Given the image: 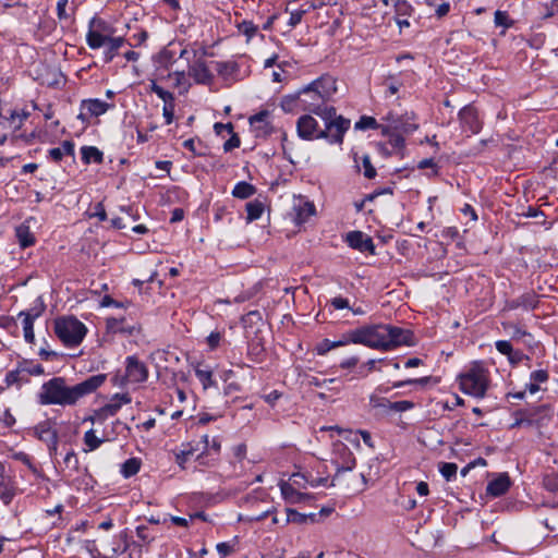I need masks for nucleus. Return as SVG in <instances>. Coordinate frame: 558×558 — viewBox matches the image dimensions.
<instances>
[{"mask_svg":"<svg viewBox=\"0 0 558 558\" xmlns=\"http://www.w3.org/2000/svg\"><path fill=\"white\" fill-rule=\"evenodd\" d=\"M414 333L409 329L385 325V351L400 345H414Z\"/></svg>","mask_w":558,"mask_h":558,"instance_id":"9d476101","label":"nucleus"},{"mask_svg":"<svg viewBox=\"0 0 558 558\" xmlns=\"http://www.w3.org/2000/svg\"><path fill=\"white\" fill-rule=\"evenodd\" d=\"M458 118L463 132L474 135L481 132L483 121L480 119L478 111L473 105H466L460 109Z\"/></svg>","mask_w":558,"mask_h":558,"instance_id":"ddd939ff","label":"nucleus"},{"mask_svg":"<svg viewBox=\"0 0 558 558\" xmlns=\"http://www.w3.org/2000/svg\"><path fill=\"white\" fill-rule=\"evenodd\" d=\"M511 486V480L508 473H499L496 478L488 482L486 494L492 497H500L505 495Z\"/></svg>","mask_w":558,"mask_h":558,"instance_id":"5701e85b","label":"nucleus"},{"mask_svg":"<svg viewBox=\"0 0 558 558\" xmlns=\"http://www.w3.org/2000/svg\"><path fill=\"white\" fill-rule=\"evenodd\" d=\"M239 31L247 36V38H252L257 33V26L253 22L245 20L239 24Z\"/></svg>","mask_w":558,"mask_h":558,"instance_id":"3c124183","label":"nucleus"},{"mask_svg":"<svg viewBox=\"0 0 558 558\" xmlns=\"http://www.w3.org/2000/svg\"><path fill=\"white\" fill-rule=\"evenodd\" d=\"M141 469V461L136 458L128 459L121 466V473L124 477L135 475Z\"/></svg>","mask_w":558,"mask_h":558,"instance_id":"79ce46f5","label":"nucleus"},{"mask_svg":"<svg viewBox=\"0 0 558 558\" xmlns=\"http://www.w3.org/2000/svg\"><path fill=\"white\" fill-rule=\"evenodd\" d=\"M378 123L375 118L363 116L360 118V120L355 123L356 130H368V129H377Z\"/></svg>","mask_w":558,"mask_h":558,"instance_id":"09e8293b","label":"nucleus"},{"mask_svg":"<svg viewBox=\"0 0 558 558\" xmlns=\"http://www.w3.org/2000/svg\"><path fill=\"white\" fill-rule=\"evenodd\" d=\"M299 97H301L299 90L294 94L283 96L280 101L281 109L284 112H293L295 110H301V106L299 105Z\"/></svg>","mask_w":558,"mask_h":558,"instance_id":"e433bc0d","label":"nucleus"},{"mask_svg":"<svg viewBox=\"0 0 558 558\" xmlns=\"http://www.w3.org/2000/svg\"><path fill=\"white\" fill-rule=\"evenodd\" d=\"M458 471V465L452 462H441L439 464V472L445 477L446 481H451L456 477Z\"/></svg>","mask_w":558,"mask_h":558,"instance_id":"c03bdc74","label":"nucleus"},{"mask_svg":"<svg viewBox=\"0 0 558 558\" xmlns=\"http://www.w3.org/2000/svg\"><path fill=\"white\" fill-rule=\"evenodd\" d=\"M124 318L108 317L106 319L107 330L112 333L132 335L135 330L133 326L125 325Z\"/></svg>","mask_w":558,"mask_h":558,"instance_id":"a878e982","label":"nucleus"},{"mask_svg":"<svg viewBox=\"0 0 558 558\" xmlns=\"http://www.w3.org/2000/svg\"><path fill=\"white\" fill-rule=\"evenodd\" d=\"M395 153L402 151L405 146V141L402 134L395 132L390 134L388 143H387Z\"/></svg>","mask_w":558,"mask_h":558,"instance_id":"49530a36","label":"nucleus"},{"mask_svg":"<svg viewBox=\"0 0 558 558\" xmlns=\"http://www.w3.org/2000/svg\"><path fill=\"white\" fill-rule=\"evenodd\" d=\"M110 108H113L112 104L105 102L100 99H85L81 102V111L77 118L83 122H87L92 117H99L106 113Z\"/></svg>","mask_w":558,"mask_h":558,"instance_id":"dca6fc26","label":"nucleus"},{"mask_svg":"<svg viewBox=\"0 0 558 558\" xmlns=\"http://www.w3.org/2000/svg\"><path fill=\"white\" fill-rule=\"evenodd\" d=\"M377 361L376 360H368L365 364H363L360 369L359 374L362 377H366L368 373L373 372L375 369Z\"/></svg>","mask_w":558,"mask_h":558,"instance_id":"774afa93","label":"nucleus"},{"mask_svg":"<svg viewBox=\"0 0 558 558\" xmlns=\"http://www.w3.org/2000/svg\"><path fill=\"white\" fill-rule=\"evenodd\" d=\"M322 130L317 120L311 114H303L296 121V133L301 140H318L320 138L319 133Z\"/></svg>","mask_w":558,"mask_h":558,"instance_id":"4468645a","label":"nucleus"},{"mask_svg":"<svg viewBox=\"0 0 558 558\" xmlns=\"http://www.w3.org/2000/svg\"><path fill=\"white\" fill-rule=\"evenodd\" d=\"M15 233L21 247L26 248L35 243V236L29 227L21 225L16 228Z\"/></svg>","mask_w":558,"mask_h":558,"instance_id":"473e14b6","label":"nucleus"},{"mask_svg":"<svg viewBox=\"0 0 558 558\" xmlns=\"http://www.w3.org/2000/svg\"><path fill=\"white\" fill-rule=\"evenodd\" d=\"M246 214H247V221H254L262 217L265 206L264 203L259 199H254L252 202H248L245 205Z\"/></svg>","mask_w":558,"mask_h":558,"instance_id":"72a5a7b5","label":"nucleus"},{"mask_svg":"<svg viewBox=\"0 0 558 558\" xmlns=\"http://www.w3.org/2000/svg\"><path fill=\"white\" fill-rule=\"evenodd\" d=\"M64 464L66 468H70L72 470L77 471L78 470V459L76 457V453L74 451H69L64 457Z\"/></svg>","mask_w":558,"mask_h":558,"instance_id":"052dcab7","label":"nucleus"},{"mask_svg":"<svg viewBox=\"0 0 558 558\" xmlns=\"http://www.w3.org/2000/svg\"><path fill=\"white\" fill-rule=\"evenodd\" d=\"M4 383L8 387L16 385L20 388L23 384L29 383V378L23 374L21 366L17 364L15 369L5 374Z\"/></svg>","mask_w":558,"mask_h":558,"instance_id":"c756f323","label":"nucleus"},{"mask_svg":"<svg viewBox=\"0 0 558 558\" xmlns=\"http://www.w3.org/2000/svg\"><path fill=\"white\" fill-rule=\"evenodd\" d=\"M462 392L475 398H483L489 385V372L482 362H473L458 377Z\"/></svg>","mask_w":558,"mask_h":558,"instance_id":"7ed1b4c3","label":"nucleus"},{"mask_svg":"<svg viewBox=\"0 0 558 558\" xmlns=\"http://www.w3.org/2000/svg\"><path fill=\"white\" fill-rule=\"evenodd\" d=\"M369 408L376 416H388L392 412H405L414 408V402L401 400L391 402L377 393L369 396Z\"/></svg>","mask_w":558,"mask_h":558,"instance_id":"1a4fd4ad","label":"nucleus"},{"mask_svg":"<svg viewBox=\"0 0 558 558\" xmlns=\"http://www.w3.org/2000/svg\"><path fill=\"white\" fill-rule=\"evenodd\" d=\"M544 487L550 493H558V475H548L543 480Z\"/></svg>","mask_w":558,"mask_h":558,"instance_id":"864d4df0","label":"nucleus"},{"mask_svg":"<svg viewBox=\"0 0 558 558\" xmlns=\"http://www.w3.org/2000/svg\"><path fill=\"white\" fill-rule=\"evenodd\" d=\"M231 137L223 144V150L226 153L231 151L234 148L240 147L241 141L238 134L234 132L230 133Z\"/></svg>","mask_w":558,"mask_h":558,"instance_id":"680f3d73","label":"nucleus"},{"mask_svg":"<svg viewBox=\"0 0 558 558\" xmlns=\"http://www.w3.org/2000/svg\"><path fill=\"white\" fill-rule=\"evenodd\" d=\"M88 29L99 33L110 35L112 33V27L102 19L98 16H94L88 23Z\"/></svg>","mask_w":558,"mask_h":558,"instance_id":"a19ab883","label":"nucleus"},{"mask_svg":"<svg viewBox=\"0 0 558 558\" xmlns=\"http://www.w3.org/2000/svg\"><path fill=\"white\" fill-rule=\"evenodd\" d=\"M295 222L303 223L315 213V207L312 203H304L303 205L295 208Z\"/></svg>","mask_w":558,"mask_h":558,"instance_id":"ea45409f","label":"nucleus"},{"mask_svg":"<svg viewBox=\"0 0 558 558\" xmlns=\"http://www.w3.org/2000/svg\"><path fill=\"white\" fill-rule=\"evenodd\" d=\"M336 349L335 342L330 341L329 339H324L319 343H317L315 351L318 355H325L330 350Z\"/></svg>","mask_w":558,"mask_h":558,"instance_id":"5fc2aeb1","label":"nucleus"},{"mask_svg":"<svg viewBox=\"0 0 558 558\" xmlns=\"http://www.w3.org/2000/svg\"><path fill=\"white\" fill-rule=\"evenodd\" d=\"M125 39L123 37H112L107 40L106 49L104 51V60L106 63L111 62L118 54L119 49L124 45Z\"/></svg>","mask_w":558,"mask_h":558,"instance_id":"bb28decb","label":"nucleus"},{"mask_svg":"<svg viewBox=\"0 0 558 558\" xmlns=\"http://www.w3.org/2000/svg\"><path fill=\"white\" fill-rule=\"evenodd\" d=\"M75 13V7H69V0H58L57 16L59 21L71 23Z\"/></svg>","mask_w":558,"mask_h":558,"instance_id":"7c9ffc66","label":"nucleus"},{"mask_svg":"<svg viewBox=\"0 0 558 558\" xmlns=\"http://www.w3.org/2000/svg\"><path fill=\"white\" fill-rule=\"evenodd\" d=\"M330 462L336 468V474L329 486H335V481L341 473L352 471L356 465V459L353 452L342 441L333 442Z\"/></svg>","mask_w":558,"mask_h":558,"instance_id":"6e6552de","label":"nucleus"},{"mask_svg":"<svg viewBox=\"0 0 558 558\" xmlns=\"http://www.w3.org/2000/svg\"><path fill=\"white\" fill-rule=\"evenodd\" d=\"M216 70L219 75L229 77L236 74L240 70V66L234 61H220L216 63Z\"/></svg>","mask_w":558,"mask_h":558,"instance_id":"4c0bfd02","label":"nucleus"},{"mask_svg":"<svg viewBox=\"0 0 558 558\" xmlns=\"http://www.w3.org/2000/svg\"><path fill=\"white\" fill-rule=\"evenodd\" d=\"M136 535L143 543H150L154 537L149 534V529L146 525H140L136 527Z\"/></svg>","mask_w":558,"mask_h":558,"instance_id":"bf43d9fd","label":"nucleus"},{"mask_svg":"<svg viewBox=\"0 0 558 558\" xmlns=\"http://www.w3.org/2000/svg\"><path fill=\"white\" fill-rule=\"evenodd\" d=\"M280 490L283 499L289 504H301L313 498L310 494L301 493L286 482L280 483Z\"/></svg>","mask_w":558,"mask_h":558,"instance_id":"393cba45","label":"nucleus"},{"mask_svg":"<svg viewBox=\"0 0 558 558\" xmlns=\"http://www.w3.org/2000/svg\"><path fill=\"white\" fill-rule=\"evenodd\" d=\"M350 340H353L354 344L385 351V325H368L352 329Z\"/></svg>","mask_w":558,"mask_h":558,"instance_id":"0eeeda50","label":"nucleus"},{"mask_svg":"<svg viewBox=\"0 0 558 558\" xmlns=\"http://www.w3.org/2000/svg\"><path fill=\"white\" fill-rule=\"evenodd\" d=\"M156 95H157L160 99H162V100H163V102H165L163 105H172V104H175V97H174V95H173L172 93H170V92H168V90L163 89L162 87H161V89H160V90H158V92H157V94H156Z\"/></svg>","mask_w":558,"mask_h":558,"instance_id":"338daca9","label":"nucleus"},{"mask_svg":"<svg viewBox=\"0 0 558 558\" xmlns=\"http://www.w3.org/2000/svg\"><path fill=\"white\" fill-rule=\"evenodd\" d=\"M347 243L350 247L357 250L362 253L368 252L375 254V245L373 239L362 231H351L347 234Z\"/></svg>","mask_w":558,"mask_h":558,"instance_id":"412c9836","label":"nucleus"},{"mask_svg":"<svg viewBox=\"0 0 558 558\" xmlns=\"http://www.w3.org/2000/svg\"><path fill=\"white\" fill-rule=\"evenodd\" d=\"M16 495V486L13 478L5 474V466L0 462V499L4 505H10Z\"/></svg>","mask_w":558,"mask_h":558,"instance_id":"4be33fe9","label":"nucleus"},{"mask_svg":"<svg viewBox=\"0 0 558 558\" xmlns=\"http://www.w3.org/2000/svg\"><path fill=\"white\" fill-rule=\"evenodd\" d=\"M549 379V374L546 369H537L531 373L530 380L536 384L546 383Z\"/></svg>","mask_w":558,"mask_h":558,"instance_id":"13d9d810","label":"nucleus"},{"mask_svg":"<svg viewBox=\"0 0 558 558\" xmlns=\"http://www.w3.org/2000/svg\"><path fill=\"white\" fill-rule=\"evenodd\" d=\"M539 304V295L534 291H529L520 296L507 300L504 310L513 311L522 308L524 311L535 310Z\"/></svg>","mask_w":558,"mask_h":558,"instance_id":"6ab92c4d","label":"nucleus"},{"mask_svg":"<svg viewBox=\"0 0 558 558\" xmlns=\"http://www.w3.org/2000/svg\"><path fill=\"white\" fill-rule=\"evenodd\" d=\"M106 379V374H97L74 386H68L64 377H53L41 385L37 401L41 405H75L78 400L95 392Z\"/></svg>","mask_w":558,"mask_h":558,"instance_id":"f257e3e1","label":"nucleus"},{"mask_svg":"<svg viewBox=\"0 0 558 558\" xmlns=\"http://www.w3.org/2000/svg\"><path fill=\"white\" fill-rule=\"evenodd\" d=\"M27 433L45 444L59 439L57 422L52 418L39 422L34 427L29 428Z\"/></svg>","mask_w":558,"mask_h":558,"instance_id":"2eb2a0df","label":"nucleus"},{"mask_svg":"<svg viewBox=\"0 0 558 558\" xmlns=\"http://www.w3.org/2000/svg\"><path fill=\"white\" fill-rule=\"evenodd\" d=\"M286 512H287L286 524H288V523H296V524L307 523L306 514L300 513L292 508H287Z\"/></svg>","mask_w":558,"mask_h":558,"instance_id":"a18cd8bd","label":"nucleus"},{"mask_svg":"<svg viewBox=\"0 0 558 558\" xmlns=\"http://www.w3.org/2000/svg\"><path fill=\"white\" fill-rule=\"evenodd\" d=\"M320 118L325 124V128L319 133L320 138L326 140L330 144L341 145L345 132L351 126V121L342 116H338L335 107L333 113L323 114Z\"/></svg>","mask_w":558,"mask_h":558,"instance_id":"39448f33","label":"nucleus"},{"mask_svg":"<svg viewBox=\"0 0 558 558\" xmlns=\"http://www.w3.org/2000/svg\"><path fill=\"white\" fill-rule=\"evenodd\" d=\"M195 375L203 385L204 389L217 387V381L213 378V372L210 369L197 367L195 369Z\"/></svg>","mask_w":558,"mask_h":558,"instance_id":"58836bf2","label":"nucleus"},{"mask_svg":"<svg viewBox=\"0 0 558 558\" xmlns=\"http://www.w3.org/2000/svg\"><path fill=\"white\" fill-rule=\"evenodd\" d=\"M270 113L268 110H263L250 118V124L255 132L256 137L266 138L274 133L275 128L268 121Z\"/></svg>","mask_w":558,"mask_h":558,"instance_id":"aec40b11","label":"nucleus"},{"mask_svg":"<svg viewBox=\"0 0 558 558\" xmlns=\"http://www.w3.org/2000/svg\"><path fill=\"white\" fill-rule=\"evenodd\" d=\"M193 452H194L193 449L190 448V449L181 450L180 452L175 453V462L178 463V465H180L182 469H184L185 462L193 454Z\"/></svg>","mask_w":558,"mask_h":558,"instance_id":"e2e57ef3","label":"nucleus"},{"mask_svg":"<svg viewBox=\"0 0 558 558\" xmlns=\"http://www.w3.org/2000/svg\"><path fill=\"white\" fill-rule=\"evenodd\" d=\"M255 192H256V187L253 184L245 182V181H241L234 185V187L232 190V195H233V197H236L240 199H246V198L251 197L252 195H254Z\"/></svg>","mask_w":558,"mask_h":558,"instance_id":"2f4dec72","label":"nucleus"},{"mask_svg":"<svg viewBox=\"0 0 558 558\" xmlns=\"http://www.w3.org/2000/svg\"><path fill=\"white\" fill-rule=\"evenodd\" d=\"M82 161L85 165H89L90 162L100 165L104 161V154L95 146H83L81 148Z\"/></svg>","mask_w":558,"mask_h":558,"instance_id":"cd10ccee","label":"nucleus"},{"mask_svg":"<svg viewBox=\"0 0 558 558\" xmlns=\"http://www.w3.org/2000/svg\"><path fill=\"white\" fill-rule=\"evenodd\" d=\"M384 120L391 122V128L395 132L400 134H411L418 129L416 123V116L414 112H405L404 114H396L389 112Z\"/></svg>","mask_w":558,"mask_h":558,"instance_id":"f8f14e48","label":"nucleus"},{"mask_svg":"<svg viewBox=\"0 0 558 558\" xmlns=\"http://www.w3.org/2000/svg\"><path fill=\"white\" fill-rule=\"evenodd\" d=\"M132 402L131 396L125 393H114L108 403L95 410L94 415L89 417L92 422H105L108 417L116 415L124 404Z\"/></svg>","mask_w":558,"mask_h":558,"instance_id":"9b49d317","label":"nucleus"},{"mask_svg":"<svg viewBox=\"0 0 558 558\" xmlns=\"http://www.w3.org/2000/svg\"><path fill=\"white\" fill-rule=\"evenodd\" d=\"M110 35L99 34L93 31H87L86 43L90 49H99L105 46Z\"/></svg>","mask_w":558,"mask_h":558,"instance_id":"f704fd0d","label":"nucleus"},{"mask_svg":"<svg viewBox=\"0 0 558 558\" xmlns=\"http://www.w3.org/2000/svg\"><path fill=\"white\" fill-rule=\"evenodd\" d=\"M39 306H36L32 308L31 311H22L19 313L17 317H23V331H24V339L28 343L35 342V333H34V320L39 317L43 312L45 311V304L40 300Z\"/></svg>","mask_w":558,"mask_h":558,"instance_id":"f3484780","label":"nucleus"},{"mask_svg":"<svg viewBox=\"0 0 558 558\" xmlns=\"http://www.w3.org/2000/svg\"><path fill=\"white\" fill-rule=\"evenodd\" d=\"M553 414V409L547 404L536 405L532 408L517 410L514 415V422L511 424V428L518 427H534L542 426L546 420H549Z\"/></svg>","mask_w":558,"mask_h":558,"instance_id":"423d86ee","label":"nucleus"},{"mask_svg":"<svg viewBox=\"0 0 558 558\" xmlns=\"http://www.w3.org/2000/svg\"><path fill=\"white\" fill-rule=\"evenodd\" d=\"M329 304L333 310L351 308L349 300L343 296H336L331 299Z\"/></svg>","mask_w":558,"mask_h":558,"instance_id":"6e6d98bb","label":"nucleus"},{"mask_svg":"<svg viewBox=\"0 0 558 558\" xmlns=\"http://www.w3.org/2000/svg\"><path fill=\"white\" fill-rule=\"evenodd\" d=\"M363 168H364V177L367 179H373L376 177V169L373 167L371 162V158L368 155H364L362 158Z\"/></svg>","mask_w":558,"mask_h":558,"instance_id":"603ef678","label":"nucleus"},{"mask_svg":"<svg viewBox=\"0 0 558 558\" xmlns=\"http://www.w3.org/2000/svg\"><path fill=\"white\" fill-rule=\"evenodd\" d=\"M494 22L496 26H502L505 28H509L513 24V22L509 19L508 13L500 10L495 12Z\"/></svg>","mask_w":558,"mask_h":558,"instance_id":"de8ad7c7","label":"nucleus"},{"mask_svg":"<svg viewBox=\"0 0 558 558\" xmlns=\"http://www.w3.org/2000/svg\"><path fill=\"white\" fill-rule=\"evenodd\" d=\"M305 12L306 11H304V10H299V11L291 12L289 21H288V25L291 26V27H295L298 24L301 23L302 17H303Z\"/></svg>","mask_w":558,"mask_h":558,"instance_id":"69168bd1","label":"nucleus"},{"mask_svg":"<svg viewBox=\"0 0 558 558\" xmlns=\"http://www.w3.org/2000/svg\"><path fill=\"white\" fill-rule=\"evenodd\" d=\"M54 333L69 348L82 343L87 333L86 326L74 316H63L54 320Z\"/></svg>","mask_w":558,"mask_h":558,"instance_id":"20e7f679","label":"nucleus"},{"mask_svg":"<svg viewBox=\"0 0 558 558\" xmlns=\"http://www.w3.org/2000/svg\"><path fill=\"white\" fill-rule=\"evenodd\" d=\"M19 365L21 366V371H23V374L25 376H40L45 374L44 366L38 363H34L31 360H23L19 362Z\"/></svg>","mask_w":558,"mask_h":558,"instance_id":"c9c22d12","label":"nucleus"},{"mask_svg":"<svg viewBox=\"0 0 558 558\" xmlns=\"http://www.w3.org/2000/svg\"><path fill=\"white\" fill-rule=\"evenodd\" d=\"M102 442L104 440L96 436L94 429H89L84 434V444L87 446L86 452L96 450Z\"/></svg>","mask_w":558,"mask_h":558,"instance_id":"37998d69","label":"nucleus"},{"mask_svg":"<svg viewBox=\"0 0 558 558\" xmlns=\"http://www.w3.org/2000/svg\"><path fill=\"white\" fill-rule=\"evenodd\" d=\"M125 377L134 384L143 383L148 377V369L136 356L131 355L125 361Z\"/></svg>","mask_w":558,"mask_h":558,"instance_id":"a211bd4d","label":"nucleus"},{"mask_svg":"<svg viewBox=\"0 0 558 558\" xmlns=\"http://www.w3.org/2000/svg\"><path fill=\"white\" fill-rule=\"evenodd\" d=\"M189 74L198 84H208L213 80V74L204 59L198 58L193 61L189 68Z\"/></svg>","mask_w":558,"mask_h":558,"instance_id":"b1692460","label":"nucleus"},{"mask_svg":"<svg viewBox=\"0 0 558 558\" xmlns=\"http://www.w3.org/2000/svg\"><path fill=\"white\" fill-rule=\"evenodd\" d=\"M299 105L302 111L315 113L318 117L333 113V106L329 105L337 92L336 80L330 75H323L299 90Z\"/></svg>","mask_w":558,"mask_h":558,"instance_id":"f03ea898","label":"nucleus"},{"mask_svg":"<svg viewBox=\"0 0 558 558\" xmlns=\"http://www.w3.org/2000/svg\"><path fill=\"white\" fill-rule=\"evenodd\" d=\"M174 110H175V104L172 105H163L162 108V116L165 118L166 124H171L174 119Z\"/></svg>","mask_w":558,"mask_h":558,"instance_id":"0e129e2a","label":"nucleus"},{"mask_svg":"<svg viewBox=\"0 0 558 558\" xmlns=\"http://www.w3.org/2000/svg\"><path fill=\"white\" fill-rule=\"evenodd\" d=\"M504 327H505V329L512 330V339H514V340H521L525 337L532 338V335L530 332L520 328L518 325L508 323V324H504Z\"/></svg>","mask_w":558,"mask_h":558,"instance_id":"8fccbe9b","label":"nucleus"},{"mask_svg":"<svg viewBox=\"0 0 558 558\" xmlns=\"http://www.w3.org/2000/svg\"><path fill=\"white\" fill-rule=\"evenodd\" d=\"M412 7L409 2L402 0L396 3V23L399 25L400 28L410 26L409 21L404 16L410 15Z\"/></svg>","mask_w":558,"mask_h":558,"instance_id":"c85d7f7f","label":"nucleus"},{"mask_svg":"<svg viewBox=\"0 0 558 558\" xmlns=\"http://www.w3.org/2000/svg\"><path fill=\"white\" fill-rule=\"evenodd\" d=\"M495 347L497 351L504 355H507V357L512 353L513 348L510 341L507 340H498L495 342Z\"/></svg>","mask_w":558,"mask_h":558,"instance_id":"4d7b16f0","label":"nucleus"}]
</instances>
